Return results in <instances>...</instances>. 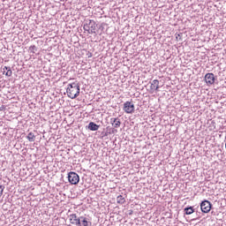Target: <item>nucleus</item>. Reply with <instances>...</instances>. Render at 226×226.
Listing matches in <instances>:
<instances>
[{
  "mask_svg": "<svg viewBox=\"0 0 226 226\" xmlns=\"http://www.w3.org/2000/svg\"><path fill=\"white\" fill-rule=\"evenodd\" d=\"M110 124H112L113 128H119L121 126V120L119 117L117 118H110Z\"/></svg>",
  "mask_w": 226,
  "mask_h": 226,
  "instance_id": "9d476101",
  "label": "nucleus"
},
{
  "mask_svg": "<svg viewBox=\"0 0 226 226\" xmlns=\"http://www.w3.org/2000/svg\"><path fill=\"white\" fill-rule=\"evenodd\" d=\"M4 110H6V106L2 105V106L0 107V112H4Z\"/></svg>",
  "mask_w": 226,
  "mask_h": 226,
  "instance_id": "f3484780",
  "label": "nucleus"
},
{
  "mask_svg": "<svg viewBox=\"0 0 226 226\" xmlns=\"http://www.w3.org/2000/svg\"><path fill=\"white\" fill-rule=\"evenodd\" d=\"M205 82L208 86H213L215 82L216 81V77H215V74L213 72H208L205 75Z\"/></svg>",
  "mask_w": 226,
  "mask_h": 226,
  "instance_id": "0eeeda50",
  "label": "nucleus"
},
{
  "mask_svg": "<svg viewBox=\"0 0 226 226\" xmlns=\"http://www.w3.org/2000/svg\"><path fill=\"white\" fill-rule=\"evenodd\" d=\"M26 139L29 140V142H34V140H36V136H34V133L29 132Z\"/></svg>",
  "mask_w": 226,
  "mask_h": 226,
  "instance_id": "4468645a",
  "label": "nucleus"
},
{
  "mask_svg": "<svg viewBox=\"0 0 226 226\" xmlns=\"http://www.w3.org/2000/svg\"><path fill=\"white\" fill-rule=\"evenodd\" d=\"M117 204H124L126 202V200L119 199V200H117Z\"/></svg>",
  "mask_w": 226,
  "mask_h": 226,
  "instance_id": "dca6fc26",
  "label": "nucleus"
},
{
  "mask_svg": "<svg viewBox=\"0 0 226 226\" xmlns=\"http://www.w3.org/2000/svg\"><path fill=\"white\" fill-rule=\"evenodd\" d=\"M123 110L125 111L126 114H133L135 112V104L127 101L124 103Z\"/></svg>",
  "mask_w": 226,
  "mask_h": 226,
  "instance_id": "20e7f679",
  "label": "nucleus"
},
{
  "mask_svg": "<svg viewBox=\"0 0 226 226\" xmlns=\"http://www.w3.org/2000/svg\"><path fill=\"white\" fill-rule=\"evenodd\" d=\"M29 50H31L32 54H35V50H37V48L34 45H33L30 46Z\"/></svg>",
  "mask_w": 226,
  "mask_h": 226,
  "instance_id": "2eb2a0df",
  "label": "nucleus"
},
{
  "mask_svg": "<svg viewBox=\"0 0 226 226\" xmlns=\"http://www.w3.org/2000/svg\"><path fill=\"white\" fill-rule=\"evenodd\" d=\"M212 206L213 205H211L209 200H205L200 203V209L202 213H209V211H211Z\"/></svg>",
  "mask_w": 226,
  "mask_h": 226,
  "instance_id": "423d86ee",
  "label": "nucleus"
},
{
  "mask_svg": "<svg viewBox=\"0 0 226 226\" xmlns=\"http://www.w3.org/2000/svg\"><path fill=\"white\" fill-rule=\"evenodd\" d=\"M121 197H123L122 195H118L117 197V199H121Z\"/></svg>",
  "mask_w": 226,
  "mask_h": 226,
  "instance_id": "412c9836",
  "label": "nucleus"
},
{
  "mask_svg": "<svg viewBox=\"0 0 226 226\" xmlns=\"http://www.w3.org/2000/svg\"><path fill=\"white\" fill-rule=\"evenodd\" d=\"M70 222L76 226H91L92 223L87 217L79 216L77 214L70 215Z\"/></svg>",
  "mask_w": 226,
  "mask_h": 226,
  "instance_id": "f257e3e1",
  "label": "nucleus"
},
{
  "mask_svg": "<svg viewBox=\"0 0 226 226\" xmlns=\"http://www.w3.org/2000/svg\"><path fill=\"white\" fill-rule=\"evenodd\" d=\"M128 215H129L130 216H132V215H133V210H129Z\"/></svg>",
  "mask_w": 226,
  "mask_h": 226,
  "instance_id": "6ab92c4d",
  "label": "nucleus"
},
{
  "mask_svg": "<svg viewBox=\"0 0 226 226\" xmlns=\"http://www.w3.org/2000/svg\"><path fill=\"white\" fill-rule=\"evenodd\" d=\"M4 74L6 75V70H4Z\"/></svg>",
  "mask_w": 226,
  "mask_h": 226,
  "instance_id": "5701e85b",
  "label": "nucleus"
},
{
  "mask_svg": "<svg viewBox=\"0 0 226 226\" xmlns=\"http://www.w3.org/2000/svg\"><path fill=\"white\" fill-rule=\"evenodd\" d=\"M106 130H107L106 132H102V138L109 137V135H114V133H117V130H116L115 128H109V127H107Z\"/></svg>",
  "mask_w": 226,
  "mask_h": 226,
  "instance_id": "1a4fd4ad",
  "label": "nucleus"
},
{
  "mask_svg": "<svg viewBox=\"0 0 226 226\" xmlns=\"http://www.w3.org/2000/svg\"><path fill=\"white\" fill-rule=\"evenodd\" d=\"M4 70H6L5 75L6 77H11V75H13V72H11V67L10 66H4L3 68V73L4 75Z\"/></svg>",
  "mask_w": 226,
  "mask_h": 226,
  "instance_id": "f8f14e48",
  "label": "nucleus"
},
{
  "mask_svg": "<svg viewBox=\"0 0 226 226\" xmlns=\"http://www.w3.org/2000/svg\"><path fill=\"white\" fill-rule=\"evenodd\" d=\"M98 1H105V0H98Z\"/></svg>",
  "mask_w": 226,
  "mask_h": 226,
  "instance_id": "b1692460",
  "label": "nucleus"
},
{
  "mask_svg": "<svg viewBox=\"0 0 226 226\" xmlns=\"http://www.w3.org/2000/svg\"><path fill=\"white\" fill-rule=\"evenodd\" d=\"M150 93H154V91H159L160 89V81L158 79H154L150 82Z\"/></svg>",
  "mask_w": 226,
  "mask_h": 226,
  "instance_id": "6e6552de",
  "label": "nucleus"
},
{
  "mask_svg": "<svg viewBox=\"0 0 226 226\" xmlns=\"http://www.w3.org/2000/svg\"><path fill=\"white\" fill-rule=\"evenodd\" d=\"M4 191V185H0V197L3 195Z\"/></svg>",
  "mask_w": 226,
  "mask_h": 226,
  "instance_id": "a211bd4d",
  "label": "nucleus"
},
{
  "mask_svg": "<svg viewBox=\"0 0 226 226\" xmlns=\"http://www.w3.org/2000/svg\"><path fill=\"white\" fill-rule=\"evenodd\" d=\"M88 57H93V54L90 53V55L88 56Z\"/></svg>",
  "mask_w": 226,
  "mask_h": 226,
  "instance_id": "4be33fe9",
  "label": "nucleus"
},
{
  "mask_svg": "<svg viewBox=\"0 0 226 226\" xmlns=\"http://www.w3.org/2000/svg\"><path fill=\"white\" fill-rule=\"evenodd\" d=\"M68 181L71 183V185H79V181H80V177H79V174L71 171L68 174Z\"/></svg>",
  "mask_w": 226,
  "mask_h": 226,
  "instance_id": "39448f33",
  "label": "nucleus"
},
{
  "mask_svg": "<svg viewBox=\"0 0 226 226\" xmlns=\"http://www.w3.org/2000/svg\"><path fill=\"white\" fill-rule=\"evenodd\" d=\"M181 34H177V38H181Z\"/></svg>",
  "mask_w": 226,
  "mask_h": 226,
  "instance_id": "aec40b11",
  "label": "nucleus"
},
{
  "mask_svg": "<svg viewBox=\"0 0 226 226\" xmlns=\"http://www.w3.org/2000/svg\"><path fill=\"white\" fill-rule=\"evenodd\" d=\"M87 128H88V130H90V132H98L100 125L96 124L94 122H90L88 124Z\"/></svg>",
  "mask_w": 226,
  "mask_h": 226,
  "instance_id": "9b49d317",
  "label": "nucleus"
},
{
  "mask_svg": "<svg viewBox=\"0 0 226 226\" xmlns=\"http://www.w3.org/2000/svg\"><path fill=\"white\" fill-rule=\"evenodd\" d=\"M66 93L69 98L75 100L80 94V85L75 82L69 84Z\"/></svg>",
  "mask_w": 226,
  "mask_h": 226,
  "instance_id": "f03ea898",
  "label": "nucleus"
},
{
  "mask_svg": "<svg viewBox=\"0 0 226 226\" xmlns=\"http://www.w3.org/2000/svg\"><path fill=\"white\" fill-rule=\"evenodd\" d=\"M98 24H96L95 20L89 19L86 21V24L83 26L84 31H87L89 34H94L96 36V27Z\"/></svg>",
  "mask_w": 226,
  "mask_h": 226,
  "instance_id": "7ed1b4c3",
  "label": "nucleus"
},
{
  "mask_svg": "<svg viewBox=\"0 0 226 226\" xmlns=\"http://www.w3.org/2000/svg\"><path fill=\"white\" fill-rule=\"evenodd\" d=\"M185 215H193L195 213V209L193 207H187L184 209Z\"/></svg>",
  "mask_w": 226,
  "mask_h": 226,
  "instance_id": "ddd939ff",
  "label": "nucleus"
}]
</instances>
